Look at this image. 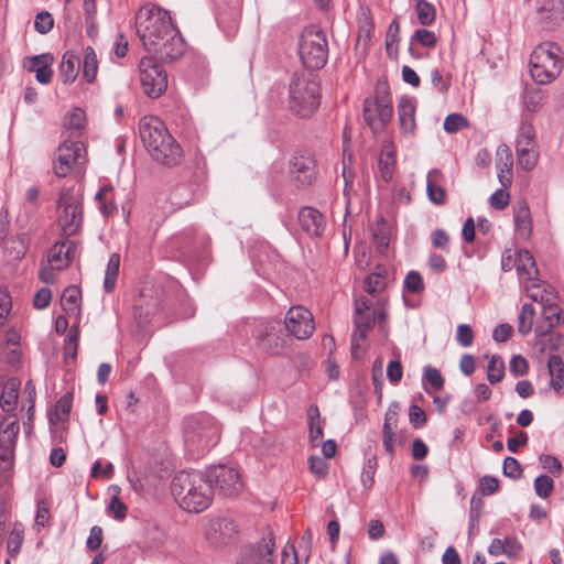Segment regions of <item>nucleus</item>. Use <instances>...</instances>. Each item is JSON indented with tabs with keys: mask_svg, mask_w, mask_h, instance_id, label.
Instances as JSON below:
<instances>
[{
	"mask_svg": "<svg viewBox=\"0 0 564 564\" xmlns=\"http://www.w3.org/2000/svg\"><path fill=\"white\" fill-rule=\"evenodd\" d=\"M539 460L546 471H549L552 475L560 476L562 471V464L561 462L552 456V455H541L539 457Z\"/></svg>",
	"mask_w": 564,
	"mask_h": 564,
	"instance_id": "nucleus-59",
	"label": "nucleus"
},
{
	"mask_svg": "<svg viewBox=\"0 0 564 564\" xmlns=\"http://www.w3.org/2000/svg\"><path fill=\"white\" fill-rule=\"evenodd\" d=\"M308 414L311 417V425H310L311 443L313 445H318L323 437V427L318 421V416H319L318 409L316 406L311 408Z\"/></svg>",
	"mask_w": 564,
	"mask_h": 564,
	"instance_id": "nucleus-45",
	"label": "nucleus"
},
{
	"mask_svg": "<svg viewBox=\"0 0 564 564\" xmlns=\"http://www.w3.org/2000/svg\"><path fill=\"white\" fill-rule=\"evenodd\" d=\"M299 55L306 68L321 69L328 58V44L325 34L315 26L306 28L299 42Z\"/></svg>",
	"mask_w": 564,
	"mask_h": 564,
	"instance_id": "nucleus-8",
	"label": "nucleus"
},
{
	"mask_svg": "<svg viewBox=\"0 0 564 564\" xmlns=\"http://www.w3.org/2000/svg\"><path fill=\"white\" fill-rule=\"evenodd\" d=\"M372 236L376 242V248L379 252L383 253L389 246V232L383 223L377 224L372 229Z\"/></svg>",
	"mask_w": 564,
	"mask_h": 564,
	"instance_id": "nucleus-48",
	"label": "nucleus"
},
{
	"mask_svg": "<svg viewBox=\"0 0 564 564\" xmlns=\"http://www.w3.org/2000/svg\"><path fill=\"white\" fill-rule=\"evenodd\" d=\"M98 70V57L95 50L87 46L84 50L83 57V76L87 83H93L96 79Z\"/></svg>",
	"mask_w": 564,
	"mask_h": 564,
	"instance_id": "nucleus-34",
	"label": "nucleus"
},
{
	"mask_svg": "<svg viewBox=\"0 0 564 564\" xmlns=\"http://www.w3.org/2000/svg\"><path fill=\"white\" fill-rule=\"evenodd\" d=\"M73 397L70 393L63 395L56 403V417L58 421L67 420L72 410Z\"/></svg>",
	"mask_w": 564,
	"mask_h": 564,
	"instance_id": "nucleus-56",
	"label": "nucleus"
},
{
	"mask_svg": "<svg viewBox=\"0 0 564 564\" xmlns=\"http://www.w3.org/2000/svg\"><path fill=\"white\" fill-rule=\"evenodd\" d=\"M399 416V406L397 403H392L389 405L386 414L382 432L394 433V429L398 424Z\"/></svg>",
	"mask_w": 564,
	"mask_h": 564,
	"instance_id": "nucleus-52",
	"label": "nucleus"
},
{
	"mask_svg": "<svg viewBox=\"0 0 564 564\" xmlns=\"http://www.w3.org/2000/svg\"><path fill=\"white\" fill-rule=\"evenodd\" d=\"M554 489V481L547 475H540L534 480V490L540 498H547Z\"/></svg>",
	"mask_w": 564,
	"mask_h": 564,
	"instance_id": "nucleus-47",
	"label": "nucleus"
},
{
	"mask_svg": "<svg viewBox=\"0 0 564 564\" xmlns=\"http://www.w3.org/2000/svg\"><path fill=\"white\" fill-rule=\"evenodd\" d=\"M213 489L219 491L223 496L235 497L242 489V481L239 471L231 466L218 465L208 470L206 476Z\"/></svg>",
	"mask_w": 564,
	"mask_h": 564,
	"instance_id": "nucleus-11",
	"label": "nucleus"
},
{
	"mask_svg": "<svg viewBox=\"0 0 564 564\" xmlns=\"http://www.w3.org/2000/svg\"><path fill=\"white\" fill-rule=\"evenodd\" d=\"M496 166L498 171V180L502 187H509L513 178V156L507 145H500L497 149Z\"/></svg>",
	"mask_w": 564,
	"mask_h": 564,
	"instance_id": "nucleus-23",
	"label": "nucleus"
},
{
	"mask_svg": "<svg viewBox=\"0 0 564 564\" xmlns=\"http://www.w3.org/2000/svg\"><path fill=\"white\" fill-rule=\"evenodd\" d=\"M259 346L271 355H281L286 347V338L275 330L274 326L265 328L264 334L258 335Z\"/></svg>",
	"mask_w": 564,
	"mask_h": 564,
	"instance_id": "nucleus-26",
	"label": "nucleus"
},
{
	"mask_svg": "<svg viewBox=\"0 0 564 564\" xmlns=\"http://www.w3.org/2000/svg\"><path fill=\"white\" fill-rule=\"evenodd\" d=\"M86 150L79 141H64L56 150V159L54 161V173L58 177H65L77 165H82L85 161Z\"/></svg>",
	"mask_w": 564,
	"mask_h": 564,
	"instance_id": "nucleus-10",
	"label": "nucleus"
},
{
	"mask_svg": "<svg viewBox=\"0 0 564 564\" xmlns=\"http://www.w3.org/2000/svg\"><path fill=\"white\" fill-rule=\"evenodd\" d=\"M516 231L522 239H528L532 232V217L525 200H518L513 208Z\"/></svg>",
	"mask_w": 564,
	"mask_h": 564,
	"instance_id": "nucleus-25",
	"label": "nucleus"
},
{
	"mask_svg": "<svg viewBox=\"0 0 564 564\" xmlns=\"http://www.w3.org/2000/svg\"><path fill=\"white\" fill-rule=\"evenodd\" d=\"M415 12L417 20L422 25H430L435 20V8L425 0H417Z\"/></svg>",
	"mask_w": 564,
	"mask_h": 564,
	"instance_id": "nucleus-42",
	"label": "nucleus"
},
{
	"mask_svg": "<svg viewBox=\"0 0 564 564\" xmlns=\"http://www.w3.org/2000/svg\"><path fill=\"white\" fill-rule=\"evenodd\" d=\"M273 552L274 541L270 535L267 539H262L257 545L243 549L237 564H273Z\"/></svg>",
	"mask_w": 564,
	"mask_h": 564,
	"instance_id": "nucleus-16",
	"label": "nucleus"
},
{
	"mask_svg": "<svg viewBox=\"0 0 564 564\" xmlns=\"http://www.w3.org/2000/svg\"><path fill=\"white\" fill-rule=\"evenodd\" d=\"M386 288V279L381 273L375 272L367 276L365 281V289L369 294L381 292Z\"/></svg>",
	"mask_w": 564,
	"mask_h": 564,
	"instance_id": "nucleus-50",
	"label": "nucleus"
},
{
	"mask_svg": "<svg viewBox=\"0 0 564 564\" xmlns=\"http://www.w3.org/2000/svg\"><path fill=\"white\" fill-rule=\"evenodd\" d=\"M20 391V381L18 379H9L3 388L0 397V405L4 412H11L15 409Z\"/></svg>",
	"mask_w": 564,
	"mask_h": 564,
	"instance_id": "nucleus-32",
	"label": "nucleus"
},
{
	"mask_svg": "<svg viewBox=\"0 0 564 564\" xmlns=\"http://www.w3.org/2000/svg\"><path fill=\"white\" fill-rule=\"evenodd\" d=\"M412 41H415L425 47H433L436 44V36L432 31L419 29L412 35Z\"/></svg>",
	"mask_w": 564,
	"mask_h": 564,
	"instance_id": "nucleus-58",
	"label": "nucleus"
},
{
	"mask_svg": "<svg viewBox=\"0 0 564 564\" xmlns=\"http://www.w3.org/2000/svg\"><path fill=\"white\" fill-rule=\"evenodd\" d=\"M404 289L412 293H419L424 289V282L419 272L411 271L404 279Z\"/></svg>",
	"mask_w": 564,
	"mask_h": 564,
	"instance_id": "nucleus-54",
	"label": "nucleus"
},
{
	"mask_svg": "<svg viewBox=\"0 0 564 564\" xmlns=\"http://www.w3.org/2000/svg\"><path fill=\"white\" fill-rule=\"evenodd\" d=\"M63 214L59 216V225L65 236L75 235L80 228L83 209L79 200L67 193H63L58 199Z\"/></svg>",
	"mask_w": 564,
	"mask_h": 564,
	"instance_id": "nucleus-15",
	"label": "nucleus"
},
{
	"mask_svg": "<svg viewBox=\"0 0 564 564\" xmlns=\"http://www.w3.org/2000/svg\"><path fill=\"white\" fill-rule=\"evenodd\" d=\"M535 315L534 307L525 303L522 305L518 315V332L522 336H527L532 330L533 318Z\"/></svg>",
	"mask_w": 564,
	"mask_h": 564,
	"instance_id": "nucleus-38",
	"label": "nucleus"
},
{
	"mask_svg": "<svg viewBox=\"0 0 564 564\" xmlns=\"http://www.w3.org/2000/svg\"><path fill=\"white\" fill-rule=\"evenodd\" d=\"M395 165V155L391 149L382 151L379 158V173L384 182L392 180Z\"/></svg>",
	"mask_w": 564,
	"mask_h": 564,
	"instance_id": "nucleus-37",
	"label": "nucleus"
},
{
	"mask_svg": "<svg viewBox=\"0 0 564 564\" xmlns=\"http://www.w3.org/2000/svg\"><path fill=\"white\" fill-rule=\"evenodd\" d=\"M522 288L532 301L540 303L542 306L551 305L557 301L554 289L544 281L539 280V278H535Z\"/></svg>",
	"mask_w": 564,
	"mask_h": 564,
	"instance_id": "nucleus-20",
	"label": "nucleus"
},
{
	"mask_svg": "<svg viewBox=\"0 0 564 564\" xmlns=\"http://www.w3.org/2000/svg\"><path fill=\"white\" fill-rule=\"evenodd\" d=\"M52 300V292L48 288H42L40 289L33 300V305L36 310H44L46 308Z\"/></svg>",
	"mask_w": 564,
	"mask_h": 564,
	"instance_id": "nucleus-64",
	"label": "nucleus"
},
{
	"mask_svg": "<svg viewBox=\"0 0 564 564\" xmlns=\"http://www.w3.org/2000/svg\"><path fill=\"white\" fill-rule=\"evenodd\" d=\"M54 25L53 17L47 11H42L36 14L34 20V28L41 34H46Z\"/></svg>",
	"mask_w": 564,
	"mask_h": 564,
	"instance_id": "nucleus-51",
	"label": "nucleus"
},
{
	"mask_svg": "<svg viewBox=\"0 0 564 564\" xmlns=\"http://www.w3.org/2000/svg\"><path fill=\"white\" fill-rule=\"evenodd\" d=\"M561 48L551 42L538 45L530 56V74L534 82L541 85L553 82L563 69Z\"/></svg>",
	"mask_w": 564,
	"mask_h": 564,
	"instance_id": "nucleus-6",
	"label": "nucleus"
},
{
	"mask_svg": "<svg viewBox=\"0 0 564 564\" xmlns=\"http://www.w3.org/2000/svg\"><path fill=\"white\" fill-rule=\"evenodd\" d=\"M514 270L521 286L533 281L539 275L534 257L524 249L518 250V261Z\"/></svg>",
	"mask_w": 564,
	"mask_h": 564,
	"instance_id": "nucleus-22",
	"label": "nucleus"
},
{
	"mask_svg": "<svg viewBox=\"0 0 564 564\" xmlns=\"http://www.w3.org/2000/svg\"><path fill=\"white\" fill-rule=\"evenodd\" d=\"M507 187L497 189L489 198L490 206L497 210H501L509 205L510 195L506 191Z\"/></svg>",
	"mask_w": 564,
	"mask_h": 564,
	"instance_id": "nucleus-53",
	"label": "nucleus"
},
{
	"mask_svg": "<svg viewBox=\"0 0 564 564\" xmlns=\"http://www.w3.org/2000/svg\"><path fill=\"white\" fill-rule=\"evenodd\" d=\"M387 310L384 304L378 303L376 308H372V304L366 297H359L355 301V332L351 338V351L352 354L359 348L360 341H364L367 337V333L375 326L378 321L382 332L386 330Z\"/></svg>",
	"mask_w": 564,
	"mask_h": 564,
	"instance_id": "nucleus-7",
	"label": "nucleus"
},
{
	"mask_svg": "<svg viewBox=\"0 0 564 564\" xmlns=\"http://www.w3.org/2000/svg\"><path fill=\"white\" fill-rule=\"evenodd\" d=\"M120 268V256L112 253L109 257L107 269L105 272L104 289L106 292H111L115 289L117 276Z\"/></svg>",
	"mask_w": 564,
	"mask_h": 564,
	"instance_id": "nucleus-36",
	"label": "nucleus"
},
{
	"mask_svg": "<svg viewBox=\"0 0 564 564\" xmlns=\"http://www.w3.org/2000/svg\"><path fill=\"white\" fill-rule=\"evenodd\" d=\"M375 106H377L378 110V120L382 126L390 122L392 118V98L390 94L389 86L386 83H378L376 87V94L372 98Z\"/></svg>",
	"mask_w": 564,
	"mask_h": 564,
	"instance_id": "nucleus-21",
	"label": "nucleus"
},
{
	"mask_svg": "<svg viewBox=\"0 0 564 564\" xmlns=\"http://www.w3.org/2000/svg\"><path fill=\"white\" fill-rule=\"evenodd\" d=\"M137 34L148 53L163 62H173L185 52L184 40L167 11L144 6L135 13Z\"/></svg>",
	"mask_w": 564,
	"mask_h": 564,
	"instance_id": "nucleus-1",
	"label": "nucleus"
},
{
	"mask_svg": "<svg viewBox=\"0 0 564 564\" xmlns=\"http://www.w3.org/2000/svg\"><path fill=\"white\" fill-rule=\"evenodd\" d=\"M542 317L544 318V329L551 330L563 321V312L557 305V301L551 305L542 306Z\"/></svg>",
	"mask_w": 564,
	"mask_h": 564,
	"instance_id": "nucleus-39",
	"label": "nucleus"
},
{
	"mask_svg": "<svg viewBox=\"0 0 564 564\" xmlns=\"http://www.w3.org/2000/svg\"><path fill=\"white\" fill-rule=\"evenodd\" d=\"M502 470L505 476L510 477L512 479L520 478L522 474V469L519 462L513 457L505 458Z\"/></svg>",
	"mask_w": 564,
	"mask_h": 564,
	"instance_id": "nucleus-62",
	"label": "nucleus"
},
{
	"mask_svg": "<svg viewBox=\"0 0 564 564\" xmlns=\"http://www.w3.org/2000/svg\"><path fill=\"white\" fill-rule=\"evenodd\" d=\"M82 293L77 286H68L64 290L61 297V305L68 315H78L80 312Z\"/></svg>",
	"mask_w": 564,
	"mask_h": 564,
	"instance_id": "nucleus-33",
	"label": "nucleus"
},
{
	"mask_svg": "<svg viewBox=\"0 0 564 564\" xmlns=\"http://www.w3.org/2000/svg\"><path fill=\"white\" fill-rule=\"evenodd\" d=\"M70 241L56 242L48 252V263L53 269L62 270L72 261Z\"/></svg>",
	"mask_w": 564,
	"mask_h": 564,
	"instance_id": "nucleus-31",
	"label": "nucleus"
},
{
	"mask_svg": "<svg viewBox=\"0 0 564 564\" xmlns=\"http://www.w3.org/2000/svg\"><path fill=\"white\" fill-rule=\"evenodd\" d=\"M141 141L153 160L164 165L180 162L182 150L167 131L164 122L154 116H145L139 122Z\"/></svg>",
	"mask_w": 564,
	"mask_h": 564,
	"instance_id": "nucleus-3",
	"label": "nucleus"
},
{
	"mask_svg": "<svg viewBox=\"0 0 564 564\" xmlns=\"http://www.w3.org/2000/svg\"><path fill=\"white\" fill-rule=\"evenodd\" d=\"M290 173L297 184L311 185L315 180V161L308 154L295 155L290 163Z\"/></svg>",
	"mask_w": 564,
	"mask_h": 564,
	"instance_id": "nucleus-18",
	"label": "nucleus"
},
{
	"mask_svg": "<svg viewBox=\"0 0 564 564\" xmlns=\"http://www.w3.org/2000/svg\"><path fill=\"white\" fill-rule=\"evenodd\" d=\"M505 376V362L499 356H491L487 366V379L491 384L498 383Z\"/></svg>",
	"mask_w": 564,
	"mask_h": 564,
	"instance_id": "nucleus-40",
	"label": "nucleus"
},
{
	"mask_svg": "<svg viewBox=\"0 0 564 564\" xmlns=\"http://www.w3.org/2000/svg\"><path fill=\"white\" fill-rule=\"evenodd\" d=\"M142 91L150 98L160 97L167 88L166 72L153 59L143 57L139 64Z\"/></svg>",
	"mask_w": 564,
	"mask_h": 564,
	"instance_id": "nucleus-9",
	"label": "nucleus"
},
{
	"mask_svg": "<svg viewBox=\"0 0 564 564\" xmlns=\"http://www.w3.org/2000/svg\"><path fill=\"white\" fill-rule=\"evenodd\" d=\"M545 94L541 89H529L523 96V104L527 110L531 112L538 111L544 104Z\"/></svg>",
	"mask_w": 564,
	"mask_h": 564,
	"instance_id": "nucleus-41",
	"label": "nucleus"
},
{
	"mask_svg": "<svg viewBox=\"0 0 564 564\" xmlns=\"http://www.w3.org/2000/svg\"><path fill=\"white\" fill-rule=\"evenodd\" d=\"M171 494L181 509L195 513L206 510L214 497L213 485L198 470L178 471L172 479Z\"/></svg>",
	"mask_w": 564,
	"mask_h": 564,
	"instance_id": "nucleus-2",
	"label": "nucleus"
},
{
	"mask_svg": "<svg viewBox=\"0 0 564 564\" xmlns=\"http://www.w3.org/2000/svg\"><path fill=\"white\" fill-rule=\"evenodd\" d=\"M517 158L519 165L523 170L531 171L539 161V151L536 147H517Z\"/></svg>",
	"mask_w": 564,
	"mask_h": 564,
	"instance_id": "nucleus-35",
	"label": "nucleus"
},
{
	"mask_svg": "<svg viewBox=\"0 0 564 564\" xmlns=\"http://www.w3.org/2000/svg\"><path fill=\"white\" fill-rule=\"evenodd\" d=\"M466 127H468V121L460 113H451L444 120V130L448 133H456Z\"/></svg>",
	"mask_w": 564,
	"mask_h": 564,
	"instance_id": "nucleus-49",
	"label": "nucleus"
},
{
	"mask_svg": "<svg viewBox=\"0 0 564 564\" xmlns=\"http://www.w3.org/2000/svg\"><path fill=\"white\" fill-rule=\"evenodd\" d=\"M85 112L80 108H74L68 115L65 126L72 134H79L85 127Z\"/></svg>",
	"mask_w": 564,
	"mask_h": 564,
	"instance_id": "nucleus-44",
	"label": "nucleus"
},
{
	"mask_svg": "<svg viewBox=\"0 0 564 564\" xmlns=\"http://www.w3.org/2000/svg\"><path fill=\"white\" fill-rule=\"evenodd\" d=\"M535 347L539 348L540 352L545 350H560L564 347V337L558 333H551L544 329V324L538 325L535 328Z\"/></svg>",
	"mask_w": 564,
	"mask_h": 564,
	"instance_id": "nucleus-28",
	"label": "nucleus"
},
{
	"mask_svg": "<svg viewBox=\"0 0 564 564\" xmlns=\"http://www.w3.org/2000/svg\"><path fill=\"white\" fill-rule=\"evenodd\" d=\"M20 432L18 419L14 416L6 417L0 423V468L9 469L14 459V449L17 438Z\"/></svg>",
	"mask_w": 564,
	"mask_h": 564,
	"instance_id": "nucleus-13",
	"label": "nucleus"
},
{
	"mask_svg": "<svg viewBox=\"0 0 564 564\" xmlns=\"http://www.w3.org/2000/svg\"><path fill=\"white\" fill-rule=\"evenodd\" d=\"M437 172H430L427 175V183H426V193L429 196V199L435 204V205H442L445 200V191L442 186L435 183L433 180V174H436Z\"/></svg>",
	"mask_w": 564,
	"mask_h": 564,
	"instance_id": "nucleus-43",
	"label": "nucleus"
},
{
	"mask_svg": "<svg viewBox=\"0 0 564 564\" xmlns=\"http://www.w3.org/2000/svg\"><path fill=\"white\" fill-rule=\"evenodd\" d=\"M23 541V532L17 528L12 530L8 540V552L11 556L19 553Z\"/></svg>",
	"mask_w": 564,
	"mask_h": 564,
	"instance_id": "nucleus-63",
	"label": "nucleus"
},
{
	"mask_svg": "<svg viewBox=\"0 0 564 564\" xmlns=\"http://www.w3.org/2000/svg\"><path fill=\"white\" fill-rule=\"evenodd\" d=\"M299 221L302 229L310 236H321L325 228L322 214L312 207H303L300 209Z\"/></svg>",
	"mask_w": 564,
	"mask_h": 564,
	"instance_id": "nucleus-24",
	"label": "nucleus"
},
{
	"mask_svg": "<svg viewBox=\"0 0 564 564\" xmlns=\"http://www.w3.org/2000/svg\"><path fill=\"white\" fill-rule=\"evenodd\" d=\"M398 119L402 133L412 134L415 130V106L414 102L403 97L398 104Z\"/></svg>",
	"mask_w": 564,
	"mask_h": 564,
	"instance_id": "nucleus-27",
	"label": "nucleus"
},
{
	"mask_svg": "<svg viewBox=\"0 0 564 564\" xmlns=\"http://www.w3.org/2000/svg\"><path fill=\"white\" fill-rule=\"evenodd\" d=\"M535 13L544 26L560 24L564 20L563 0H535Z\"/></svg>",
	"mask_w": 564,
	"mask_h": 564,
	"instance_id": "nucleus-17",
	"label": "nucleus"
},
{
	"mask_svg": "<svg viewBox=\"0 0 564 564\" xmlns=\"http://www.w3.org/2000/svg\"><path fill=\"white\" fill-rule=\"evenodd\" d=\"M550 387L558 394H564V361L557 355H551L547 360Z\"/></svg>",
	"mask_w": 564,
	"mask_h": 564,
	"instance_id": "nucleus-30",
	"label": "nucleus"
},
{
	"mask_svg": "<svg viewBox=\"0 0 564 564\" xmlns=\"http://www.w3.org/2000/svg\"><path fill=\"white\" fill-rule=\"evenodd\" d=\"M53 62V55L48 53L40 54L29 57L24 63V67L35 74V78L40 84L47 85L53 77V70L51 68Z\"/></svg>",
	"mask_w": 564,
	"mask_h": 564,
	"instance_id": "nucleus-19",
	"label": "nucleus"
},
{
	"mask_svg": "<svg viewBox=\"0 0 564 564\" xmlns=\"http://www.w3.org/2000/svg\"><path fill=\"white\" fill-rule=\"evenodd\" d=\"M509 369L516 377L524 376L528 372L529 365L524 357L521 355H514L510 360Z\"/></svg>",
	"mask_w": 564,
	"mask_h": 564,
	"instance_id": "nucleus-61",
	"label": "nucleus"
},
{
	"mask_svg": "<svg viewBox=\"0 0 564 564\" xmlns=\"http://www.w3.org/2000/svg\"><path fill=\"white\" fill-rule=\"evenodd\" d=\"M321 102L319 84L310 73H296L289 84V109L299 117L312 116Z\"/></svg>",
	"mask_w": 564,
	"mask_h": 564,
	"instance_id": "nucleus-4",
	"label": "nucleus"
},
{
	"mask_svg": "<svg viewBox=\"0 0 564 564\" xmlns=\"http://www.w3.org/2000/svg\"><path fill=\"white\" fill-rule=\"evenodd\" d=\"M237 534L235 521L226 517L209 519L204 531L205 540L213 549H221L230 544Z\"/></svg>",
	"mask_w": 564,
	"mask_h": 564,
	"instance_id": "nucleus-12",
	"label": "nucleus"
},
{
	"mask_svg": "<svg viewBox=\"0 0 564 564\" xmlns=\"http://www.w3.org/2000/svg\"><path fill=\"white\" fill-rule=\"evenodd\" d=\"M517 147H536L535 143V131L531 123L522 122L520 126V132L517 139Z\"/></svg>",
	"mask_w": 564,
	"mask_h": 564,
	"instance_id": "nucleus-46",
	"label": "nucleus"
},
{
	"mask_svg": "<svg viewBox=\"0 0 564 564\" xmlns=\"http://www.w3.org/2000/svg\"><path fill=\"white\" fill-rule=\"evenodd\" d=\"M456 340L462 347H469L474 341V332L467 324H459L456 332Z\"/></svg>",
	"mask_w": 564,
	"mask_h": 564,
	"instance_id": "nucleus-57",
	"label": "nucleus"
},
{
	"mask_svg": "<svg viewBox=\"0 0 564 564\" xmlns=\"http://www.w3.org/2000/svg\"><path fill=\"white\" fill-rule=\"evenodd\" d=\"M423 379L427 381L435 391L442 390L444 386V378L440 370L433 367L425 368Z\"/></svg>",
	"mask_w": 564,
	"mask_h": 564,
	"instance_id": "nucleus-55",
	"label": "nucleus"
},
{
	"mask_svg": "<svg viewBox=\"0 0 564 564\" xmlns=\"http://www.w3.org/2000/svg\"><path fill=\"white\" fill-rule=\"evenodd\" d=\"M219 440V429L213 417L196 415L185 420L184 442L193 455H199L214 447Z\"/></svg>",
	"mask_w": 564,
	"mask_h": 564,
	"instance_id": "nucleus-5",
	"label": "nucleus"
},
{
	"mask_svg": "<svg viewBox=\"0 0 564 564\" xmlns=\"http://www.w3.org/2000/svg\"><path fill=\"white\" fill-rule=\"evenodd\" d=\"M80 67L79 55L74 51H67L63 54L59 65V76L64 84L73 83L78 74Z\"/></svg>",
	"mask_w": 564,
	"mask_h": 564,
	"instance_id": "nucleus-29",
	"label": "nucleus"
},
{
	"mask_svg": "<svg viewBox=\"0 0 564 564\" xmlns=\"http://www.w3.org/2000/svg\"><path fill=\"white\" fill-rule=\"evenodd\" d=\"M284 324L286 330L300 340L310 338L315 329L313 314L300 305L288 311Z\"/></svg>",
	"mask_w": 564,
	"mask_h": 564,
	"instance_id": "nucleus-14",
	"label": "nucleus"
},
{
	"mask_svg": "<svg viewBox=\"0 0 564 564\" xmlns=\"http://www.w3.org/2000/svg\"><path fill=\"white\" fill-rule=\"evenodd\" d=\"M77 345H78V328L75 326L70 329L68 336L66 337L64 350L66 357L76 358L77 355Z\"/></svg>",
	"mask_w": 564,
	"mask_h": 564,
	"instance_id": "nucleus-60",
	"label": "nucleus"
}]
</instances>
